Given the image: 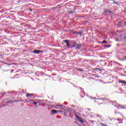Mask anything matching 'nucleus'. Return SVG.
<instances>
[{"mask_svg": "<svg viewBox=\"0 0 126 126\" xmlns=\"http://www.w3.org/2000/svg\"><path fill=\"white\" fill-rule=\"evenodd\" d=\"M30 96H33V94H27V97H29Z\"/></svg>", "mask_w": 126, "mask_h": 126, "instance_id": "1a4fd4ad", "label": "nucleus"}, {"mask_svg": "<svg viewBox=\"0 0 126 126\" xmlns=\"http://www.w3.org/2000/svg\"><path fill=\"white\" fill-rule=\"evenodd\" d=\"M69 13H71V12H70Z\"/></svg>", "mask_w": 126, "mask_h": 126, "instance_id": "b1692460", "label": "nucleus"}, {"mask_svg": "<svg viewBox=\"0 0 126 126\" xmlns=\"http://www.w3.org/2000/svg\"><path fill=\"white\" fill-rule=\"evenodd\" d=\"M108 47H111V45H107V46H104V47L106 48V47H108Z\"/></svg>", "mask_w": 126, "mask_h": 126, "instance_id": "a211bd4d", "label": "nucleus"}, {"mask_svg": "<svg viewBox=\"0 0 126 126\" xmlns=\"http://www.w3.org/2000/svg\"><path fill=\"white\" fill-rule=\"evenodd\" d=\"M15 75V76H16V75H18V74H17Z\"/></svg>", "mask_w": 126, "mask_h": 126, "instance_id": "4be33fe9", "label": "nucleus"}, {"mask_svg": "<svg viewBox=\"0 0 126 126\" xmlns=\"http://www.w3.org/2000/svg\"><path fill=\"white\" fill-rule=\"evenodd\" d=\"M78 70H79V71H83V70H81L80 69H77Z\"/></svg>", "mask_w": 126, "mask_h": 126, "instance_id": "f3484780", "label": "nucleus"}, {"mask_svg": "<svg viewBox=\"0 0 126 126\" xmlns=\"http://www.w3.org/2000/svg\"><path fill=\"white\" fill-rule=\"evenodd\" d=\"M66 45L68 48H69V42H67V43H66Z\"/></svg>", "mask_w": 126, "mask_h": 126, "instance_id": "9b49d317", "label": "nucleus"}, {"mask_svg": "<svg viewBox=\"0 0 126 126\" xmlns=\"http://www.w3.org/2000/svg\"><path fill=\"white\" fill-rule=\"evenodd\" d=\"M96 69H97L98 70H99V71H101V69H99V68H95L94 70H96Z\"/></svg>", "mask_w": 126, "mask_h": 126, "instance_id": "4468645a", "label": "nucleus"}, {"mask_svg": "<svg viewBox=\"0 0 126 126\" xmlns=\"http://www.w3.org/2000/svg\"><path fill=\"white\" fill-rule=\"evenodd\" d=\"M43 52H44V51H43L42 50H34L32 52V53H34V54H40V53H43Z\"/></svg>", "mask_w": 126, "mask_h": 126, "instance_id": "f257e3e1", "label": "nucleus"}, {"mask_svg": "<svg viewBox=\"0 0 126 126\" xmlns=\"http://www.w3.org/2000/svg\"><path fill=\"white\" fill-rule=\"evenodd\" d=\"M52 114H57V110H55V109H53L51 111Z\"/></svg>", "mask_w": 126, "mask_h": 126, "instance_id": "0eeeda50", "label": "nucleus"}, {"mask_svg": "<svg viewBox=\"0 0 126 126\" xmlns=\"http://www.w3.org/2000/svg\"><path fill=\"white\" fill-rule=\"evenodd\" d=\"M118 82H119V83H122V84H126V81H123V80H120Z\"/></svg>", "mask_w": 126, "mask_h": 126, "instance_id": "423d86ee", "label": "nucleus"}, {"mask_svg": "<svg viewBox=\"0 0 126 126\" xmlns=\"http://www.w3.org/2000/svg\"><path fill=\"white\" fill-rule=\"evenodd\" d=\"M118 108L119 109H125V107L121 104L118 105Z\"/></svg>", "mask_w": 126, "mask_h": 126, "instance_id": "39448f33", "label": "nucleus"}, {"mask_svg": "<svg viewBox=\"0 0 126 126\" xmlns=\"http://www.w3.org/2000/svg\"><path fill=\"white\" fill-rule=\"evenodd\" d=\"M105 13V15H107V13H108V12H110V11H109V10H106L105 11H104Z\"/></svg>", "mask_w": 126, "mask_h": 126, "instance_id": "9d476101", "label": "nucleus"}, {"mask_svg": "<svg viewBox=\"0 0 126 126\" xmlns=\"http://www.w3.org/2000/svg\"><path fill=\"white\" fill-rule=\"evenodd\" d=\"M74 34H76L77 35H82L83 34V32H74Z\"/></svg>", "mask_w": 126, "mask_h": 126, "instance_id": "f03ea898", "label": "nucleus"}, {"mask_svg": "<svg viewBox=\"0 0 126 126\" xmlns=\"http://www.w3.org/2000/svg\"><path fill=\"white\" fill-rule=\"evenodd\" d=\"M81 47H82V44H78L76 47V49H77V50H79Z\"/></svg>", "mask_w": 126, "mask_h": 126, "instance_id": "7ed1b4c3", "label": "nucleus"}, {"mask_svg": "<svg viewBox=\"0 0 126 126\" xmlns=\"http://www.w3.org/2000/svg\"><path fill=\"white\" fill-rule=\"evenodd\" d=\"M60 110H62V108H59Z\"/></svg>", "mask_w": 126, "mask_h": 126, "instance_id": "5701e85b", "label": "nucleus"}, {"mask_svg": "<svg viewBox=\"0 0 126 126\" xmlns=\"http://www.w3.org/2000/svg\"><path fill=\"white\" fill-rule=\"evenodd\" d=\"M125 25H126V22L125 23Z\"/></svg>", "mask_w": 126, "mask_h": 126, "instance_id": "aec40b11", "label": "nucleus"}, {"mask_svg": "<svg viewBox=\"0 0 126 126\" xmlns=\"http://www.w3.org/2000/svg\"><path fill=\"white\" fill-rule=\"evenodd\" d=\"M76 46V42L73 43V46L70 48H74Z\"/></svg>", "mask_w": 126, "mask_h": 126, "instance_id": "6e6552de", "label": "nucleus"}, {"mask_svg": "<svg viewBox=\"0 0 126 126\" xmlns=\"http://www.w3.org/2000/svg\"><path fill=\"white\" fill-rule=\"evenodd\" d=\"M57 107H63V105H57Z\"/></svg>", "mask_w": 126, "mask_h": 126, "instance_id": "dca6fc26", "label": "nucleus"}, {"mask_svg": "<svg viewBox=\"0 0 126 126\" xmlns=\"http://www.w3.org/2000/svg\"><path fill=\"white\" fill-rule=\"evenodd\" d=\"M125 59L126 60V56L125 57Z\"/></svg>", "mask_w": 126, "mask_h": 126, "instance_id": "412c9836", "label": "nucleus"}, {"mask_svg": "<svg viewBox=\"0 0 126 126\" xmlns=\"http://www.w3.org/2000/svg\"><path fill=\"white\" fill-rule=\"evenodd\" d=\"M33 104L34 105H37V102H34Z\"/></svg>", "mask_w": 126, "mask_h": 126, "instance_id": "6ab92c4d", "label": "nucleus"}, {"mask_svg": "<svg viewBox=\"0 0 126 126\" xmlns=\"http://www.w3.org/2000/svg\"><path fill=\"white\" fill-rule=\"evenodd\" d=\"M77 119L78 120V121L81 123H84V121L82 120V119H81V117L78 116H77Z\"/></svg>", "mask_w": 126, "mask_h": 126, "instance_id": "20e7f679", "label": "nucleus"}, {"mask_svg": "<svg viewBox=\"0 0 126 126\" xmlns=\"http://www.w3.org/2000/svg\"><path fill=\"white\" fill-rule=\"evenodd\" d=\"M95 104H97L98 105H100V103H99V101H95L94 102Z\"/></svg>", "mask_w": 126, "mask_h": 126, "instance_id": "ddd939ff", "label": "nucleus"}, {"mask_svg": "<svg viewBox=\"0 0 126 126\" xmlns=\"http://www.w3.org/2000/svg\"><path fill=\"white\" fill-rule=\"evenodd\" d=\"M105 43H107V41H106V40H103V41H102V43H103V44H105Z\"/></svg>", "mask_w": 126, "mask_h": 126, "instance_id": "2eb2a0df", "label": "nucleus"}, {"mask_svg": "<svg viewBox=\"0 0 126 126\" xmlns=\"http://www.w3.org/2000/svg\"><path fill=\"white\" fill-rule=\"evenodd\" d=\"M69 41H68V40H64V43H66H66H69Z\"/></svg>", "mask_w": 126, "mask_h": 126, "instance_id": "f8f14e48", "label": "nucleus"}]
</instances>
